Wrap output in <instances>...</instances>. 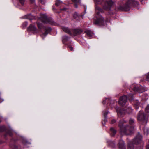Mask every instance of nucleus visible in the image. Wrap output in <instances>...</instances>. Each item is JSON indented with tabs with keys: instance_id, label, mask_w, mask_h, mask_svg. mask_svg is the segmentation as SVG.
Instances as JSON below:
<instances>
[{
	"instance_id": "f257e3e1",
	"label": "nucleus",
	"mask_w": 149,
	"mask_h": 149,
	"mask_svg": "<svg viewBox=\"0 0 149 149\" xmlns=\"http://www.w3.org/2000/svg\"><path fill=\"white\" fill-rule=\"evenodd\" d=\"M104 0H94L96 15L94 19V24L98 26H103L104 24V19L100 15V13H103L104 10L109 11L114 5V2L112 0H107L103 2Z\"/></svg>"
},
{
	"instance_id": "f03ea898",
	"label": "nucleus",
	"mask_w": 149,
	"mask_h": 149,
	"mask_svg": "<svg viewBox=\"0 0 149 149\" xmlns=\"http://www.w3.org/2000/svg\"><path fill=\"white\" fill-rule=\"evenodd\" d=\"M134 119L130 118L129 124L130 126L126 124L127 121L123 119L120 120L118 126L121 134L125 135H130L132 134L134 129Z\"/></svg>"
},
{
	"instance_id": "7ed1b4c3",
	"label": "nucleus",
	"mask_w": 149,
	"mask_h": 149,
	"mask_svg": "<svg viewBox=\"0 0 149 149\" xmlns=\"http://www.w3.org/2000/svg\"><path fill=\"white\" fill-rule=\"evenodd\" d=\"M5 132L4 134V138L5 140L8 139V135H9L11 137L10 140V145L13 149H21L19 146L17 145L18 140L17 138H15L13 136V130L10 129H7L4 126H0V132Z\"/></svg>"
},
{
	"instance_id": "20e7f679",
	"label": "nucleus",
	"mask_w": 149,
	"mask_h": 149,
	"mask_svg": "<svg viewBox=\"0 0 149 149\" xmlns=\"http://www.w3.org/2000/svg\"><path fill=\"white\" fill-rule=\"evenodd\" d=\"M142 136L138 132L132 141L128 142V149H143V145L142 142Z\"/></svg>"
},
{
	"instance_id": "39448f33",
	"label": "nucleus",
	"mask_w": 149,
	"mask_h": 149,
	"mask_svg": "<svg viewBox=\"0 0 149 149\" xmlns=\"http://www.w3.org/2000/svg\"><path fill=\"white\" fill-rule=\"evenodd\" d=\"M138 4L139 2L134 0H128L125 4L116 6L115 10L116 11H127L130 10L131 7L136 6Z\"/></svg>"
},
{
	"instance_id": "423d86ee",
	"label": "nucleus",
	"mask_w": 149,
	"mask_h": 149,
	"mask_svg": "<svg viewBox=\"0 0 149 149\" xmlns=\"http://www.w3.org/2000/svg\"><path fill=\"white\" fill-rule=\"evenodd\" d=\"M63 30L68 33L71 36L73 35L76 36L77 35H80L84 31V30L80 28H77L75 29H72L73 34L72 33L70 29L66 27H62Z\"/></svg>"
},
{
	"instance_id": "0eeeda50",
	"label": "nucleus",
	"mask_w": 149,
	"mask_h": 149,
	"mask_svg": "<svg viewBox=\"0 0 149 149\" xmlns=\"http://www.w3.org/2000/svg\"><path fill=\"white\" fill-rule=\"evenodd\" d=\"M133 99V94L132 93H129L127 96L125 95L120 97L119 104L122 106H123L125 105L128 99L129 101H132Z\"/></svg>"
},
{
	"instance_id": "6e6552de",
	"label": "nucleus",
	"mask_w": 149,
	"mask_h": 149,
	"mask_svg": "<svg viewBox=\"0 0 149 149\" xmlns=\"http://www.w3.org/2000/svg\"><path fill=\"white\" fill-rule=\"evenodd\" d=\"M148 116V114L146 113L143 111H140L139 112L138 114L137 120L143 123H146Z\"/></svg>"
},
{
	"instance_id": "1a4fd4ad",
	"label": "nucleus",
	"mask_w": 149,
	"mask_h": 149,
	"mask_svg": "<svg viewBox=\"0 0 149 149\" xmlns=\"http://www.w3.org/2000/svg\"><path fill=\"white\" fill-rule=\"evenodd\" d=\"M37 25L39 29L41 30L42 28L43 29L45 32L42 33V35L44 36H46L48 34L50 33L52 31V29L50 27H44L42 22H37Z\"/></svg>"
},
{
	"instance_id": "9d476101",
	"label": "nucleus",
	"mask_w": 149,
	"mask_h": 149,
	"mask_svg": "<svg viewBox=\"0 0 149 149\" xmlns=\"http://www.w3.org/2000/svg\"><path fill=\"white\" fill-rule=\"evenodd\" d=\"M83 6L84 9V10L83 12L81 13V14H79L77 12H75L73 14V18L76 20L79 21L81 19H83V16L86 13V6L84 5Z\"/></svg>"
},
{
	"instance_id": "9b49d317",
	"label": "nucleus",
	"mask_w": 149,
	"mask_h": 149,
	"mask_svg": "<svg viewBox=\"0 0 149 149\" xmlns=\"http://www.w3.org/2000/svg\"><path fill=\"white\" fill-rule=\"evenodd\" d=\"M40 19L42 22L44 23H48L52 24L53 22L50 19L48 18L45 15H42Z\"/></svg>"
},
{
	"instance_id": "f8f14e48",
	"label": "nucleus",
	"mask_w": 149,
	"mask_h": 149,
	"mask_svg": "<svg viewBox=\"0 0 149 149\" xmlns=\"http://www.w3.org/2000/svg\"><path fill=\"white\" fill-rule=\"evenodd\" d=\"M27 29L28 32L31 31L34 34L38 32L37 29L35 25L33 24H31Z\"/></svg>"
},
{
	"instance_id": "ddd939ff",
	"label": "nucleus",
	"mask_w": 149,
	"mask_h": 149,
	"mask_svg": "<svg viewBox=\"0 0 149 149\" xmlns=\"http://www.w3.org/2000/svg\"><path fill=\"white\" fill-rule=\"evenodd\" d=\"M133 90L135 92H138L139 93H141L144 91L143 87L141 86L136 85L134 86Z\"/></svg>"
},
{
	"instance_id": "4468645a",
	"label": "nucleus",
	"mask_w": 149,
	"mask_h": 149,
	"mask_svg": "<svg viewBox=\"0 0 149 149\" xmlns=\"http://www.w3.org/2000/svg\"><path fill=\"white\" fill-rule=\"evenodd\" d=\"M112 102L111 101V99L109 98H106L103 101V103L104 104H105L107 102V107L108 108L110 107H112V104H111Z\"/></svg>"
},
{
	"instance_id": "2eb2a0df",
	"label": "nucleus",
	"mask_w": 149,
	"mask_h": 149,
	"mask_svg": "<svg viewBox=\"0 0 149 149\" xmlns=\"http://www.w3.org/2000/svg\"><path fill=\"white\" fill-rule=\"evenodd\" d=\"M70 38L66 35H65L63 36L62 38V42L63 43L66 45L70 43V42H67Z\"/></svg>"
},
{
	"instance_id": "dca6fc26",
	"label": "nucleus",
	"mask_w": 149,
	"mask_h": 149,
	"mask_svg": "<svg viewBox=\"0 0 149 149\" xmlns=\"http://www.w3.org/2000/svg\"><path fill=\"white\" fill-rule=\"evenodd\" d=\"M119 149H126V146L124 142L122 140H120L118 144Z\"/></svg>"
},
{
	"instance_id": "f3484780",
	"label": "nucleus",
	"mask_w": 149,
	"mask_h": 149,
	"mask_svg": "<svg viewBox=\"0 0 149 149\" xmlns=\"http://www.w3.org/2000/svg\"><path fill=\"white\" fill-rule=\"evenodd\" d=\"M118 115V116H121L124 113V111L123 109L120 108L116 110Z\"/></svg>"
},
{
	"instance_id": "a211bd4d",
	"label": "nucleus",
	"mask_w": 149,
	"mask_h": 149,
	"mask_svg": "<svg viewBox=\"0 0 149 149\" xmlns=\"http://www.w3.org/2000/svg\"><path fill=\"white\" fill-rule=\"evenodd\" d=\"M110 135L112 136H114L117 132L116 130L113 127L110 128Z\"/></svg>"
},
{
	"instance_id": "6ab92c4d",
	"label": "nucleus",
	"mask_w": 149,
	"mask_h": 149,
	"mask_svg": "<svg viewBox=\"0 0 149 149\" xmlns=\"http://www.w3.org/2000/svg\"><path fill=\"white\" fill-rule=\"evenodd\" d=\"M84 33H86L90 38L92 37L93 36V34L92 31L90 30H85Z\"/></svg>"
},
{
	"instance_id": "aec40b11",
	"label": "nucleus",
	"mask_w": 149,
	"mask_h": 149,
	"mask_svg": "<svg viewBox=\"0 0 149 149\" xmlns=\"http://www.w3.org/2000/svg\"><path fill=\"white\" fill-rule=\"evenodd\" d=\"M108 145L112 148H114L115 147V145L114 141H107Z\"/></svg>"
},
{
	"instance_id": "412c9836",
	"label": "nucleus",
	"mask_w": 149,
	"mask_h": 149,
	"mask_svg": "<svg viewBox=\"0 0 149 149\" xmlns=\"http://www.w3.org/2000/svg\"><path fill=\"white\" fill-rule=\"evenodd\" d=\"M140 105V102L138 100L135 101L133 104V105L135 108L137 110L139 107Z\"/></svg>"
},
{
	"instance_id": "4be33fe9",
	"label": "nucleus",
	"mask_w": 149,
	"mask_h": 149,
	"mask_svg": "<svg viewBox=\"0 0 149 149\" xmlns=\"http://www.w3.org/2000/svg\"><path fill=\"white\" fill-rule=\"evenodd\" d=\"M21 141L22 143L24 146H26L29 144V142L26 139L22 138H21Z\"/></svg>"
},
{
	"instance_id": "5701e85b",
	"label": "nucleus",
	"mask_w": 149,
	"mask_h": 149,
	"mask_svg": "<svg viewBox=\"0 0 149 149\" xmlns=\"http://www.w3.org/2000/svg\"><path fill=\"white\" fill-rule=\"evenodd\" d=\"M72 2L74 3V6L75 8H77V5L80 3V0H72Z\"/></svg>"
},
{
	"instance_id": "b1692460",
	"label": "nucleus",
	"mask_w": 149,
	"mask_h": 149,
	"mask_svg": "<svg viewBox=\"0 0 149 149\" xmlns=\"http://www.w3.org/2000/svg\"><path fill=\"white\" fill-rule=\"evenodd\" d=\"M19 4L21 6H23L24 5L25 0H17Z\"/></svg>"
},
{
	"instance_id": "393cba45",
	"label": "nucleus",
	"mask_w": 149,
	"mask_h": 149,
	"mask_svg": "<svg viewBox=\"0 0 149 149\" xmlns=\"http://www.w3.org/2000/svg\"><path fill=\"white\" fill-rule=\"evenodd\" d=\"M62 3L60 0H56L55 2V5L56 6L58 7L60 6L61 4Z\"/></svg>"
},
{
	"instance_id": "a878e982",
	"label": "nucleus",
	"mask_w": 149,
	"mask_h": 149,
	"mask_svg": "<svg viewBox=\"0 0 149 149\" xmlns=\"http://www.w3.org/2000/svg\"><path fill=\"white\" fill-rule=\"evenodd\" d=\"M70 43L69 44H67V46L68 48H69L70 50L71 51H72L73 50V48L70 45Z\"/></svg>"
},
{
	"instance_id": "bb28decb",
	"label": "nucleus",
	"mask_w": 149,
	"mask_h": 149,
	"mask_svg": "<svg viewBox=\"0 0 149 149\" xmlns=\"http://www.w3.org/2000/svg\"><path fill=\"white\" fill-rule=\"evenodd\" d=\"M108 113V111H106L104 113V118L105 120H106V119H107V115Z\"/></svg>"
},
{
	"instance_id": "cd10ccee",
	"label": "nucleus",
	"mask_w": 149,
	"mask_h": 149,
	"mask_svg": "<svg viewBox=\"0 0 149 149\" xmlns=\"http://www.w3.org/2000/svg\"><path fill=\"white\" fill-rule=\"evenodd\" d=\"M145 111L148 113H149V104L145 108Z\"/></svg>"
},
{
	"instance_id": "c85d7f7f",
	"label": "nucleus",
	"mask_w": 149,
	"mask_h": 149,
	"mask_svg": "<svg viewBox=\"0 0 149 149\" xmlns=\"http://www.w3.org/2000/svg\"><path fill=\"white\" fill-rule=\"evenodd\" d=\"M31 17L32 16L31 14L27 15L26 16V18L30 19V20H31L32 19H31Z\"/></svg>"
},
{
	"instance_id": "c756f323",
	"label": "nucleus",
	"mask_w": 149,
	"mask_h": 149,
	"mask_svg": "<svg viewBox=\"0 0 149 149\" xmlns=\"http://www.w3.org/2000/svg\"><path fill=\"white\" fill-rule=\"evenodd\" d=\"M28 25V22L25 21L22 24V26L24 28L26 27Z\"/></svg>"
},
{
	"instance_id": "7c9ffc66",
	"label": "nucleus",
	"mask_w": 149,
	"mask_h": 149,
	"mask_svg": "<svg viewBox=\"0 0 149 149\" xmlns=\"http://www.w3.org/2000/svg\"><path fill=\"white\" fill-rule=\"evenodd\" d=\"M146 80L149 82V72L146 75Z\"/></svg>"
},
{
	"instance_id": "2f4dec72",
	"label": "nucleus",
	"mask_w": 149,
	"mask_h": 149,
	"mask_svg": "<svg viewBox=\"0 0 149 149\" xmlns=\"http://www.w3.org/2000/svg\"><path fill=\"white\" fill-rule=\"evenodd\" d=\"M107 119H106V120H105L104 118V119L102 121V124L103 126H104L105 125V124L107 122Z\"/></svg>"
},
{
	"instance_id": "473e14b6",
	"label": "nucleus",
	"mask_w": 149,
	"mask_h": 149,
	"mask_svg": "<svg viewBox=\"0 0 149 149\" xmlns=\"http://www.w3.org/2000/svg\"><path fill=\"white\" fill-rule=\"evenodd\" d=\"M31 4L35 5V0H29Z\"/></svg>"
},
{
	"instance_id": "72a5a7b5",
	"label": "nucleus",
	"mask_w": 149,
	"mask_h": 149,
	"mask_svg": "<svg viewBox=\"0 0 149 149\" xmlns=\"http://www.w3.org/2000/svg\"><path fill=\"white\" fill-rule=\"evenodd\" d=\"M144 132L147 135L148 133V129H144Z\"/></svg>"
},
{
	"instance_id": "f704fd0d",
	"label": "nucleus",
	"mask_w": 149,
	"mask_h": 149,
	"mask_svg": "<svg viewBox=\"0 0 149 149\" xmlns=\"http://www.w3.org/2000/svg\"><path fill=\"white\" fill-rule=\"evenodd\" d=\"M116 122V120L114 119H113L111 120V123L112 124H113Z\"/></svg>"
},
{
	"instance_id": "c9c22d12",
	"label": "nucleus",
	"mask_w": 149,
	"mask_h": 149,
	"mask_svg": "<svg viewBox=\"0 0 149 149\" xmlns=\"http://www.w3.org/2000/svg\"><path fill=\"white\" fill-rule=\"evenodd\" d=\"M39 1L40 2V3L42 4H45V2L44 1V0H39Z\"/></svg>"
},
{
	"instance_id": "e433bc0d",
	"label": "nucleus",
	"mask_w": 149,
	"mask_h": 149,
	"mask_svg": "<svg viewBox=\"0 0 149 149\" xmlns=\"http://www.w3.org/2000/svg\"><path fill=\"white\" fill-rule=\"evenodd\" d=\"M66 8H63L61 9H60V10L61 11H66Z\"/></svg>"
},
{
	"instance_id": "4c0bfd02",
	"label": "nucleus",
	"mask_w": 149,
	"mask_h": 149,
	"mask_svg": "<svg viewBox=\"0 0 149 149\" xmlns=\"http://www.w3.org/2000/svg\"><path fill=\"white\" fill-rule=\"evenodd\" d=\"M5 142L4 141H2V140H0V144H2L3 143H4Z\"/></svg>"
},
{
	"instance_id": "58836bf2",
	"label": "nucleus",
	"mask_w": 149,
	"mask_h": 149,
	"mask_svg": "<svg viewBox=\"0 0 149 149\" xmlns=\"http://www.w3.org/2000/svg\"><path fill=\"white\" fill-rule=\"evenodd\" d=\"M4 101V100L0 97V103Z\"/></svg>"
},
{
	"instance_id": "ea45409f",
	"label": "nucleus",
	"mask_w": 149,
	"mask_h": 149,
	"mask_svg": "<svg viewBox=\"0 0 149 149\" xmlns=\"http://www.w3.org/2000/svg\"><path fill=\"white\" fill-rule=\"evenodd\" d=\"M146 149H149V144L146 146Z\"/></svg>"
},
{
	"instance_id": "a19ab883",
	"label": "nucleus",
	"mask_w": 149,
	"mask_h": 149,
	"mask_svg": "<svg viewBox=\"0 0 149 149\" xmlns=\"http://www.w3.org/2000/svg\"><path fill=\"white\" fill-rule=\"evenodd\" d=\"M143 0H140L141 2H142Z\"/></svg>"
},
{
	"instance_id": "79ce46f5",
	"label": "nucleus",
	"mask_w": 149,
	"mask_h": 149,
	"mask_svg": "<svg viewBox=\"0 0 149 149\" xmlns=\"http://www.w3.org/2000/svg\"><path fill=\"white\" fill-rule=\"evenodd\" d=\"M53 10L54 9V7L53 8Z\"/></svg>"
}]
</instances>
